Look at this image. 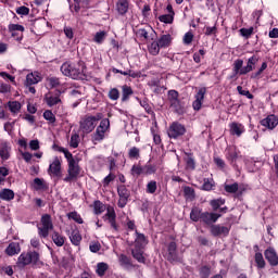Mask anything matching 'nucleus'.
Returning a JSON list of instances; mask_svg holds the SVG:
<instances>
[{
  "label": "nucleus",
  "instance_id": "nucleus-1",
  "mask_svg": "<svg viewBox=\"0 0 278 278\" xmlns=\"http://www.w3.org/2000/svg\"><path fill=\"white\" fill-rule=\"evenodd\" d=\"M40 264V253L36 251L23 252L16 262L17 268H25V266H38Z\"/></svg>",
  "mask_w": 278,
  "mask_h": 278
},
{
  "label": "nucleus",
  "instance_id": "nucleus-2",
  "mask_svg": "<svg viewBox=\"0 0 278 278\" xmlns=\"http://www.w3.org/2000/svg\"><path fill=\"white\" fill-rule=\"evenodd\" d=\"M81 175V167L79 166V160L72 157L67 160V175L63 178L65 184H72V181H77Z\"/></svg>",
  "mask_w": 278,
  "mask_h": 278
},
{
  "label": "nucleus",
  "instance_id": "nucleus-3",
  "mask_svg": "<svg viewBox=\"0 0 278 278\" xmlns=\"http://www.w3.org/2000/svg\"><path fill=\"white\" fill-rule=\"evenodd\" d=\"M102 118L103 114L101 113H98L93 116L86 115L79 122L80 131H83V134H91V131H94V127H97L98 121H101Z\"/></svg>",
  "mask_w": 278,
  "mask_h": 278
},
{
  "label": "nucleus",
  "instance_id": "nucleus-4",
  "mask_svg": "<svg viewBox=\"0 0 278 278\" xmlns=\"http://www.w3.org/2000/svg\"><path fill=\"white\" fill-rule=\"evenodd\" d=\"M61 73L65 75V77L79 79V77H81L84 74V67H81L79 64L66 62L62 64Z\"/></svg>",
  "mask_w": 278,
  "mask_h": 278
},
{
  "label": "nucleus",
  "instance_id": "nucleus-5",
  "mask_svg": "<svg viewBox=\"0 0 278 278\" xmlns=\"http://www.w3.org/2000/svg\"><path fill=\"white\" fill-rule=\"evenodd\" d=\"M165 257L167 262H170V264L181 262V256H179V253L177 252V243L175 241L167 244Z\"/></svg>",
  "mask_w": 278,
  "mask_h": 278
},
{
  "label": "nucleus",
  "instance_id": "nucleus-6",
  "mask_svg": "<svg viewBox=\"0 0 278 278\" xmlns=\"http://www.w3.org/2000/svg\"><path fill=\"white\" fill-rule=\"evenodd\" d=\"M41 227H38L39 236L41 238H48L49 231L53 229V223L51 222V215L46 214L41 217Z\"/></svg>",
  "mask_w": 278,
  "mask_h": 278
},
{
  "label": "nucleus",
  "instance_id": "nucleus-7",
  "mask_svg": "<svg viewBox=\"0 0 278 278\" xmlns=\"http://www.w3.org/2000/svg\"><path fill=\"white\" fill-rule=\"evenodd\" d=\"M110 129V119L104 118L100 122V125L97 127L96 132L93 134V140L96 142H101L105 138V131Z\"/></svg>",
  "mask_w": 278,
  "mask_h": 278
},
{
  "label": "nucleus",
  "instance_id": "nucleus-8",
  "mask_svg": "<svg viewBox=\"0 0 278 278\" xmlns=\"http://www.w3.org/2000/svg\"><path fill=\"white\" fill-rule=\"evenodd\" d=\"M229 231H231V225L223 226L218 224L211 226V235H213L214 238H227Z\"/></svg>",
  "mask_w": 278,
  "mask_h": 278
},
{
  "label": "nucleus",
  "instance_id": "nucleus-9",
  "mask_svg": "<svg viewBox=\"0 0 278 278\" xmlns=\"http://www.w3.org/2000/svg\"><path fill=\"white\" fill-rule=\"evenodd\" d=\"M62 91H56L55 93L49 92L45 96V101L48 108H53L55 105H62Z\"/></svg>",
  "mask_w": 278,
  "mask_h": 278
},
{
  "label": "nucleus",
  "instance_id": "nucleus-10",
  "mask_svg": "<svg viewBox=\"0 0 278 278\" xmlns=\"http://www.w3.org/2000/svg\"><path fill=\"white\" fill-rule=\"evenodd\" d=\"M48 174L52 175V177L62 176V161L60 160V157L55 156L52 163H50Z\"/></svg>",
  "mask_w": 278,
  "mask_h": 278
},
{
  "label": "nucleus",
  "instance_id": "nucleus-11",
  "mask_svg": "<svg viewBox=\"0 0 278 278\" xmlns=\"http://www.w3.org/2000/svg\"><path fill=\"white\" fill-rule=\"evenodd\" d=\"M186 134V126L180 123L174 122L168 129L169 138H179V136H184Z\"/></svg>",
  "mask_w": 278,
  "mask_h": 278
},
{
  "label": "nucleus",
  "instance_id": "nucleus-12",
  "mask_svg": "<svg viewBox=\"0 0 278 278\" xmlns=\"http://www.w3.org/2000/svg\"><path fill=\"white\" fill-rule=\"evenodd\" d=\"M117 194L119 197L117 203L118 207H125V205H127V201H129V197L131 193L128 191L127 187L122 185L117 188Z\"/></svg>",
  "mask_w": 278,
  "mask_h": 278
},
{
  "label": "nucleus",
  "instance_id": "nucleus-13",
  "mask_svg": "<svg viewBox=\"0 0 278 278\" xmlns=\"http://www.w3.org/2000/svg\"><path fill=\"white\" fill-rule=\"evenodd\" d=\"M206 92H207V89L205 87H202L198 90L197 94L194 96L195 100L192 103V108L193 110H195V112H199V110H201Z\"/></svg>",
  "mask_w": 278,
  "mask_h": 278
},
{
  "label": "nucleus",
  "instance_id": "nucleus-14",
  "mask_svg": "<svg viewBox=\"0 0 278 278\" xmlns=\"http://www.w3.org/2000/svg\"><path fill=\"white\" fill-rule=\"evenodd\" d=\"M104 220H108L111 227L115 231H118V226L116 225V211H114L113 206L106 207V214L104 215Z\"/></svg>",
  "mask_w": 278,
  "mask_h": 278
},
{
  "label": "nucleus",
  "instance_id": "nucleus-15",
  "mask_svg": "<svg viewBox=\"0 0 278 278\" xmlns=\"http://www.w3.org/2000/svg\"><path fill=\"white\" fill-rule=\"evenodd\" d=\"M220 216L222 215L218 213L204 212L201 215V220L205 225H214V223H216L220 218Z\"/></svg>",
  "mask_w": 278,
  "mask_h": 278
},
{
  "label": "nucleus",
  "instance_id": "nucleus-16",
  "mask_svg": "<svg viewBox=\"0 0 278 278\" xmlns=\"http://www.w3.org/2000/svg\"><path fill=\"white\" fill-rule=\"evenodd\" d=\"M261 125L263 127H266V129H275V127H277L278 125V117L276 115H268L267 117L263 118L261 121Z\"/></svg>",
  "mask_w": 278,
  "mask_h": 278
},
{
  "label": "nucleus",
  "instance_id": "nucleus-17",
  "mask_svg": "<svg viewBox=\"0 0 278 278\" xmlns=\"http://www.w3.org/2000/svg\"><path fill=\"white\" fill-rule=\"evenodd\" d=\"M264 255H265V258L267 260V262L270 264V266L278 265V255H277V251H275V249L268 248L267 250H265Z\"/></svg>",
  "mask_w": 278,
  "mask_h": 278
},
{
  "label": "nucleus",
  "instance_id": "nucleus-18",
  "mask_svg": "<svg viewBox=\"0 0 278 278\" xmlns=\"http://www.w3.org/2000/svg\"><path fill=\"white\" fill-rule=\"evenodd\" d=\"M257 62H260V59L256 55L251 56L248 60L247 66L241 68L240 75H247V73H251V71H253V68H255V65L257 64Z\"/></svg>",
  "mask_w": 278,
  "mask_h": 278
},
{
  "label": "nucleus",
  "instance_id": "nucleus-19",
  "mask_svg": "<svg viewBox=\"0 0 278 278\" xmlns=\"http://www.w3.org/2000/svg\"><path fill=\"white\" fill-rule=\"evenodd\" d=\"M168 99H169L172 108H175V110H179V108L181 106V104L179 102V92H177L175 90H169Z\"/></svg>",
  "mask_w": 278,
  "mask_h": 278
},
{
  "label": "nucleus",
  "instance_id": "nucleus-20",
  "mask_svg": "<svg viewBox=\"0 0 278 278\" xmlns=\"http://www.w3.org/2000/svg\"><path fill=\"white\" fill-rule=\"evenodd\" d=\"M229 127H230L231 136H238V138H240V136H242V134H244V125H242L240 123L232 122L229 125Z\"/></svg>",
  "mask_w": 278,
  "mask_h": 278
},
{
  "label": "nucleus",
  "instance_id": "nucleus-21",
  "mask_svg": "<svg viewBox=\"0 0 278 278\" xmlns=\"http://www.w3.org/2000/svg\"><path fill=\"white\" fill-rule=\"evenodd\" d=\"M40 81H42V77L38 72L30 73L26 76V86H34L40 84Z\"/></svg>",
  "mask_w": 278,
  "mask_h": 278
},
{
  "label": "nucleus",
  "instance_id": "nucleus-22",
  "mask_svg": "<svg viewBox=\"0 0 278 278\" xmlns=\"http://www.w3.org/2000/svg\"><path fill=\"white\" fill-rule=\"evenodd\" d=\"M116 10L121 16H125L129 12V0H117Z\"/></svg>",
  "mask_w": 278,
  "mask_h": 278
},
{
  "label": "nucleus",
  "instance_id": "nucleus-23",
  "mask_svg": "<svg viewBox=\"0 0 278 278\" xmlns=\"http://www.w3.org/2000/svg\"><path fill=\"white\" fill-rule=\"evenodd\" d=\"M7 255H10L11 257L13 255H18L21 253V244L18 242H12L8 245L5 249Z\"/></svg>",
  "mask_w": 278,
  "mask_h": 278
},
{
  "label": "nucleus",
  "instance_id": "nucleus-24",
  "mask_svg": "<svg viewBox=\"0 0 278 278\" xmlns=\"http://www.w3.org/2000/svg\"><path fill=\"white\" fill-rule=\"evenodd\" d=\"M226 159L230 164L237 162L238 160V150L235 147H229L226 149Z\"/></svg>",
  "mask_w": 278,
  "mask_h": 278
},
{
  "label": "nucleus",
  "instance_id": "nucleus-25",
  "mask_svg": "<svg viewBox=\"0 0 278 278\" xmlns=\"http://www.w3.org/2000/svg\"><path fill=\"white\" fill-rule=\"evenodd\" d=\"M172 41H173V38L168 34L162 35L157 40L159 47H161V49H166V47H170Z\"/></svg>",
  "mask_w": 278,
  "mask_h": 278
},
{
  "label": "nucleus",
  "instance_id": "nucleus-26",
  "mask_svg": "<svg viewBox=\"0 0 278 278\" xmlns=\"http://www.w3.org/2000/svg\"><path fill=\"white\" fill-rule=\"evenodd\" d=\"M147 247V237L143 233H138L135 240V249H144Z\"/></svg>",
  "mask_w": 278,
  "mask_h": 278
},
{
  "label": "nucleus",
  "instance_id": "nucleus-27",
  "mask_svg": "<svg viewBox=\"0 0 278 278\" xmlns=\"http://www.w3.org/2000/svg\"><path fill=\"white\" fill-rule=\"evenodd\" d=\"M12 149L10 148V146H8V143H1L0 144V157L1 160H10V151Z\"/></svg>",
  "mask_w": 278,
  "mask_h": 278
},
{
  "label": "nucleus",
  "instance_id": "nucleus-28",
  "mask_svg": "<svg viewBox=\"0 0 278 278\" xmlns=\"http://www.w3.org/2000/svg\"><path fill=\"white\" fill-rule=\"evenodd\" d=\"M0 199L2 201H12V200H14V191L12 189H2L0 191Z\"/></svg>",
  "mask_w": 278,
  "mask_h": 278
},
{
  "label": "nucleus",
  "instance_id": "nucleus-29",
  "mask_svg": "<svg viewBox=\"0 0 278 278\" xmlns=\"http://www.w3.org/2000/svg\"><path fill=\"white\" fill-rule=\"evenodd\" d=\"M70 240L72 244H74L75 247H79V244L81 243V235L79 233V230H73L70 233Z\"/></svg>",
  "mask_w": 278,
  "mask_h": 278
},
{
  "label": "nucleus",
  "instance_id": "nucleus-30",
  "mask_svg": "<svg viewBox=\"0 0 278 278\" xmlns=\"http://www.w3.org/2000/svg\"><path fill=\"white\" fill-rule=\"evenodd\" d=\"M132 257L140 264H144V255L142 254V248H135L131 250Z\"/></svg>",
  "mask_w": 278,
  "mask_h": 278
},
{
  "label": "nucleus",
  "instance_id": "nucleus-31",
  "mask_svg": "<svg viewBox=\"0 0 278 278\" xmlns=\"http://www.w3.org/2000/svg\"><path fill=\"white\" fill-rule=\"evenodd\" d=\"M150 31H153V28L151 27H148V29L146 28H139L137 30V36L138 38H140L141 40H146V41H149V33Z\"/></svg>",
  "mask_w": 278,
  "mask_h": 278
},
{
  "label": "nucleus",
  "instance_id": "nucleus-32",
  "mask_svg": "<svg viewBox=\"0 0 278 278\" xmlns=\"http://www.w3.org/2000/svg\"><path fill=\"white\" fill-rule=\"evenodd\" d=\"M243 64H244V61H242L240 59H238L233 62V73L235 74L232 76H230V79H233V77H236V75H240V71H242V68H244V67H242Z\"/></svg>",
  "mask_w": 278,
  "mask_h": 278
},
{
  "label": "nucleus",
  "instance_id": "nucleus-33",
  "mask_svg": "<svg viewBox=\"0 0 278 278\" xmlns=\"http://www.w3.org/2000/svg\"><path fill=\"white\" fill-rule=\"evenodd\" d=\"M8 108L10 112H12L13 114H18L21 112L22 105H21V102L18 101H9Z\"/></svg>",
  "mask_w": 278,
  "mask_h": 278
},
{
  "label": "nucleus",
  "instance_id": "nucleus-34",
  "mask_svg": "<svg viewBox=\"0 0 278 278\" xmlns=\"http://www.w3.org/2000/svg\"><path fill=\"white\" fill-rule=\"evenodd\" d=\"M187 157H185L186 168L187 170H194L197 168V163L191 154L186 153Z\"/></svg>",
  "mask_w": 278,
  "mask_h": 278
},
{
  "label": "nucleus",
  "instance_id": "nucleus-35",
  "mask_svg": "<svg viewBox=\"0 0 278 278\" xmlns=\"http://www.w3.org/2000/svg\"><path fill=\"white\" fill-rule=\"evenodd\" d=\"M106 36L108 33H105V30L98 31L93 37V42H96L97 45H103Z\"/></svg>",
  "mask_w": 278,
  "mask_h": 278
},
{
  "label": "nucleus",
  "instance_id": "nucleus-36",
  "mask_svg": "<svg viewBox=\"0 0 278 278\" xmlns=\"http://www.w3.org/2000/svg\"><path fill=\"white\" fill-rule=\"evenodd\" d=\"M161 46L159 41H152L151 45L148 46L149 53L151 55H157L160 53Z\"/></svg>",
  "mask_w": 278,
  "mask_h": 278
},
{
  "label": "nucleus",
  "instance_id": "nucleus-37",
  "mask_svg": "<svg viewBox=\"0 0 278 278\" xmlns=\"http://www.w3.org/2000/svg\"><path fill=\"white\" fill-rule=\"evenodd\" d=\"M106 210L105 204H103L101 201H94L93 203V212L94 214H103V212Z\"/></svg>",
  "mask_w": 278,
  "mask_h": 278
},
{
  "label": "nucleus",
  "instance_id": "nucleus-38",
  "mask_svg": "<svg viewBox=\"0 0 278 278\" xmlns=\"http://www.w3.org/2000/svg\"><path fill=\"white\" fill-rule=\"evenodd\" d=\"M255 264L257 268H265L266 261H264V255L261 252L255 253Z\"/></svg>",
  "mask_w": 278,
  "mask_h": 278
},
{
  "label": "nucleus",
  "instance_id": "nucleus-39",
  "mask_svg": "<svg viewBox=\"0 0 278 278\" xmlns=\"http://www.w3.org/2000/svg\"><path fill=\"white\" fill-rule=\"evenodd\" d=\"M123 94H122V101H127L131 94H134V90H131V87L125 85L122 87Z\"/></svg>",
  "mask_w": 278,
  "mask_h": 278
},
{
  "label": "nucleus",
  "instance_id": "nucleus-40",
  "mask_svg": "<svg viewBox=\"0 0 278 278\" xmlns=\"http://www.w3.org/2000/svg\"><path fill=\"white\" fill-rule=\"evenodd\" d=\"M201 216H203V213L199 208H192L190 213V218L193 220V223H199L201 220Z\"/></svg>",
  "mask_w": 278,
  "mask_h": 278
},
{
  "label": "nucleus",
  "instance_id": "nucleus-41",
  "mask_svg": "<svg viewBox=\"0 0 278 278\" xmlns=\"http://www.w3.org/2000/svg\"><path fill=\"white\" fill-rule=\"evenodd\" d=\"M146 191L148 194H155V192L157 191V181L151 180L150 182H148Z\"/></svg>",
  "mask_w": 278,
  "mask_h": 278
},
{
  "label": "nucleus",
  "instance_id": "nucleus-42",
  "mask_svg": "<svg viewBox=\"0 0 278 278\" xmlns=\"http://www.w3.org/2000/svg\"><path fill=\"white\" fill-rule=\"evenodd\" d=\"M47 85L50 88H58V87L62 86V83L60 81V78H58V77H49V78H47Z\"/></svg>",
  "mask_w": 278,
  "mask_h": 278
},
{
  "label": "nucleus",
  "instance_id": "nucleus-43",
  "mask_svg": "<svg viewBox=\"0 0 278 278\" xmlns=\"http://www.w3.org/2000/svg\"><path fill=\"white\" fill-rule=\"evenodd\" d=\"M210 205L212 206V208L214 210V212H216V210H220V206H222V205H225V199L219 198V199H216V200H212V201L210 202Z\"/></svg>",
  "mask_w": 278,
  "mask_h": 278
},
{
  "label": "nucleus",
  "instance_id": "nucleus-44",
  "mask_svg": "<svg viewBox=\"0 0 278 278\" xmlns=\"http://www.w3.org/2000/svg\"><path fill=\"white\" fill-rule=\"evenodd\" d=\"M52 240L56 247H64V237H62L60 233L53 232Z\"/></svg>",
  "mask_w": 278,
  "mask_h": 278
},
{
  "label": "nucleus",
  "instance_id": "nucleus-45",
  "mask_svg": "<svg viewBox=\"0 0 278 278\" xmlns=\"http://www.w3.org/2000/svg\"><path fill=\"white\" fill-rule=\"evenodd\" d=\"M67 217L72 220H75V223H78V225H84V219L81 218V215H79L77 212L68 213Z\"/></svg>",
  "mask_w": 278,
  "mask_h": 278
},
{
  "label": "nucleus",
  "instance_id": "nucleus-46",
  "mask_svg": "<svg viewBox=\"0 0 278 278\" xmlns=\"http://www.w3.org/2000/svg\"><path fill=\"white\" fill-rule=\"evenodd\" d=\"M119 98H121V92L118 91V89L112 88L109 91V99H111V101H118Z\"/></svg>",
  "mask_w": 278,
  "mask_h": 278
},
{
  "label": "nucleus",
  "instance_id": "nucleus-47",
  "mask_svg": "<svg viewBox=\"0 0 278 278\" xmlns=\"http://www.w3.org/2000/svg\"><path fill=\"white\" fill-rule=\"evenodd\" d=\"M214 188V179L204 178V182L202 185V190L210 191Z\"/></svg>",
  "mask_w": 278,
  "mask_h": 278
},
{
  "label": "nucleus",
  "instance_id": "nucleus-48",
  "mask_svg": "<svg viewBox=\"0 0 278 278\" xmlns=\"http://www.w3.org/2000/svg\"><path fill=\"white\" fill-rule=\"evenodd\" d=\"M128 156L130 160H138L140 157V149L134 147L128 151Z\"/></svg>",
  "mask_w": 278,
  "mask_h": 278
},
{
  "label": "nucleus",
  "instance_id": "nucleus-49",
  "mask_svg": "<svg viewBox=\"0 0 278 278\" xmlns=\"http://www.w3.org/2000/svg\"><path fill=\"white\" fill-rule=\"evenodd\" d=\"M131 175H134L136 177H140V175H144L143 167L140 165H134L131 167Z\"/></svg>",
  "mask_w": 278,
  "mask_h": 278
},
{
  "label": "nucleus",
  "instance_id": "nucleus-50",
  "mask_svg": "<svg viewBox=\"0 0 278 278\" xmlns=\"http://www.w3.org/2000/svg\"><path fill=\"white\" fill-rule=\"evenodd\" d=\"M106 270H108V264L99 263L97 265V273H98L99 277H103V275H105Z\"/></svg>",
  "mask_w": 278,
  "mask_h": 278
},
{
  "label": "nucleus",
  "instance_id": "nucleus-51",
  "mask_svg": "<svg viewBox=\"0 0 278 278\" xmlns=\"http://www.w3.org/2000/svg\"><path fill=\"white\" fill-rule=\"evenodd\" d=\"M34 188L35 190H45V180L41 178H35Z\"/></svg>",
  "mask_w": 278,
  "mask_h": 278
},
{
  "label": "nucleus",
  "instance_id": "nucleus-52",
  "mask_svg": "<svg viewBox=\"0 0 278 278\" xmlns=\"http://www.w3.org/2000/svg\"><path fill=\"white\" fill-rule=\"evenodd\" d=\"M174 18H175V15H173V14H165V15H161L159 17V21H161V23L170 24V23H173Z\"/></svg>",
  "mask_w": 278,
  "mask_h": 278
},
{
  "label": "nucleus",
  "instance_id": "nucleus-53",
  "mask_svg": "<svg viewBox=\"0 0 278 278\" xmlns=\"http://www.w3.org/2000/svg\"><path fill=\"white\" fill-rule=\"evenodd\" d=\"M43 118L49 121V123H55V115L50 110L43 112Z\"/></svg>",
  "mask_w": 278,
  "mask_h": 278
},
{
  "label": "nucleus",
  "instance_id": "nucleus-54",
  "mask_svg": "<svg viewBox=\"0 0 278 278\" xmlns=\"http://www.w3.org/2000/svg\"><path fill=\"white\" fill-rule=\"evenodd\" d=\"M239 31L243 38H251V36H253L254 28H241Z\"/></svg>",
  "mask_w": 278,
  "mask_h": 278
},
{
  "label": "nucleus",
  "instance_id": "nucleus-55",
  "mask_svg": "<svg viewBox=\"0 0 278 278\" xmlns=\"http://www.w3.org/2000/svg\"><path fill=\"white\" fill-rule=\"evenodd\" d=\"M70 146L73 149H77V147H79V135H77V134L72 135Z\"/></svg>",
  "mask_w": 278,
  "mask_h": 278
},
{
  "label": "nucleus",
  "instance_id": "nucleus-56",
  "mask_svg": "<svg viewBox=\"0 0 278 278\" xmlns=\"http://www.w3.org/2000/svg\"><path fill=\"white\" fill-rule=\"evenodd\" d=\"M10 175V169L7 167H0V184L5 181V177Z\"/></svg>",
  "mask_w": 278,
  "mask_h": 278
},
{
  "label": "nucleus",
  "instance_id": "nucleus-57",
  "mask_svg": "<svg viewBox=\"0 0 278 278\" xmlns=\"http://www.w3.org/2000/svg\"><path fill=\"white\" fill-rule=\"evenodd\" d=\"M210 275H212V269H210V267L204 266L200 269L201 278H210Z\"/></svg>",
  "mask_w": 278,
  "mask_h": 278
},
{
  "label": "nucleus",
  "instance_id": "nucleus-58",
  "mask_svg": "<svg viewBox=\"0 0 278 278\" xmlns=\"http://www.w3.org/2000/svg\"><path fill=\"white\" fill-rule=\"evenodd\" d=\"M225 190L230 194H235V192H238V182H235L232 185H225Z\"/></svg>",
  "mask_w": 278,
  "mask_h": 278
},
{
  "label": "nucleus",
  "instance_id": "nucleus-59",
  "mask_svg": "<svg viewBox=\"0 0 278 278\" xmlns=\"http://www.w3.org/2000/svg\"><path fill=\"white\" fill-rule=\"evenodd\" d=\"M156 168L154 165L148 164L143 166V175H153Z\"/></svg>",
  "mask_w": 278,
  "mask_h": 278
},
{
  "label": "nucleus",
  "instance_id": "nucleus-60",
  "mask_svg": "<svg viewBox=\"0 0 278 278\" xmlns=\"http://www.w3.org/2000/svg\"><path fill=\"white\" fill-rule=\"evenodd\" d=\"M237 90L239 92V94H242V97H247L248 99H252L253 94H251V92L247 89H243L242 86H238Z\"/></svg>",
  "mask_w": 278,
  "mask_h": 278
},
{
  "label": "nucleus",
  "instance_id": "nucleus-61",
  "mask_svg": "<svg viewBox=\"0 0 278 278\" xmlns=\"http://www.w3.org/2000/svg\"><path fill=\"white\" fill-rule=\"evenodd\" d=\"M140 105H141L142 109L146 110V112L148 114H153V109L151 108V104H149V102L147 100H142L140 102Z\"/></svg>",
  "mask_w": 278,
  "mask_h": 278
},
{
  "label": "nucleus",
  "instance_id": "nucleus-62",
  "mask_svg": "<svg viewBox=\"0 0 278 278\" xmlns=\"http://www.w3.org/2000/svg\"><path fill=\"white\" fill-rule=\"evenodd\" d=\"M192 40H194V35L191 31H188L184 36V42L186 45H192Z\"/></svg>",
  "mask_w": 278,
  "mask_h": 278
},
{
  "label": "nucleus",
  "instance_id": "nucleus-63",
  "mask_svg": "<svg viewBox=\"0 0 278 278\" xmlns=\"http://www.w3.org/2000/svg\"><path fill=\"white\" fill-rule=\"evenodd\" d=\"M89 250L91 251V253H99V251H101V243L91 242L89 245Z\"/></svg>",
  "mask_w": 278,
  "mask_h": 278
},
{
  "label": "nucleus",
  "instance_id": "nucleus-64",
  "mask_svg": "<svg viewBox=\"0 0 278 278\" xmlns=\"http://www.w3.org/2000/svg\"><path fill=\"white\" fill-rule=\"evenodd\" d=\"M16 14H20L22 16H27L29 14V8L27 7H20L16 9Z\"/></svg>",
  "mask_w": 278,
  "mask_h": 278
}]
</instances>
